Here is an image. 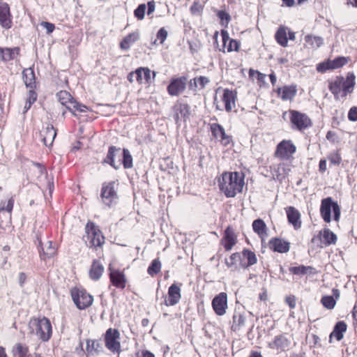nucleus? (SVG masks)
Masks as SVG:
<instances>
[{
	"instance_id": "nucleus-1",
	"label": "nucleus",
	"mask_w": 357,
	"mask_h": 357,
	"mask_svg": "<svg viewBox=\"0 0 357 357\" xmlns=\"http://www.w3.org/2000/svg\"><path fill=\"white\" fill-rule=\"evenodd\" d=\"M244 184L243 174L237 172H225L219 179L220 190L227 197H234L241 192Z\"/></svg>"
},
{
	"instance_id": "nucleus-2",
	"label": "nucleus",
	"mask_w": 357,
	"mask_h": 357,
	"mask_svg": "<svg viewBox=\"0 0 357 357\" xmlns=\"http://www.w3.org/2000/svg\"><path fill=\"white\" fill-rule=\"evenodd\" d=\"M84 239L86 246L94 250L102 249L105 243V237L94 222L88 220L84 227Z\"/></svg>"
},
{
	"instance_id": "nucleus-3",
	"label": "nucleus",
	"mask_w": 357,
	"mask_h": 357,
	"mask_svg": "<svg viewBox=\"0 0 357 357\" xmlns=\"http://www.w3.org/2000/svg\"><path fill=\"white\" fill-rule=\"evenodd\" d=\"M118 185V182L114 181L104 182L102 184L100 190L101 201L103 204L109 208L115 205L119 199L117 193Z\"/></svg>"
},
{
	"instance_id": "nucleus-4",
	"label": "nucleus",
	"mask_w": 357,
	"mask_h": 357,
	"mask_svg": "<svg viewBox=\"0 0 357 357\" xmlns=\"http://www.w3.org/2000/svg\"><path fill=\"white\" fill-rule=\"evenodd\" d=\"M332 211L334 220L338 221L340 218V207L337 202L333 201L331 197L323 199L320 206V213L324 222L328 223L331 221Z\"/></svg>"
},
{
	"instance_id": "nucleus-5",
	"label": "nucleus",
	"mask_w": 357,
	"mask_h": 357,
	"mask_svg": "<svg viewBox=\"0 0 357 357\" xmlns=\"http://www.w3.org/2000/svg\"><path fill=\"white\" fill-rule=\"evenodd\" d=\"M70 296L76 307L81 310L89 307L93 303V296L82 287L72 288Z\"/></svg>"
},
{
	"instance_id": "nucleus-6",
	"label": "nucleus",
	"mask_w": 357,
	"mask_h": 357,
	"mask_svg": "<svg viewBox=\"0 0 357 357\" xmlns=\"http://www.w3.org/2000/svg\"><path fill=\"white\" fill-rule=\"evenodd\" d=\"M105 347L112 354L121 352V334L118 329L109 328L102 335Z\"/></svg>"
},
{
	"instance_id": "nucleus-7",
	"label": "nucleus",
	"mask_w": 357,
	"mask_h": 357,
	"mask_svg": "<svg viewBox=\"0 0 357 357\" xmlns=\"http://www.w3.org/2000/svg\"><path fill=\"white\" fill-rule=\"evenodd\" d=\"M36 326V333L43 341H48L52 333L50 321L47 317L33 319L31 321Z\"/></svg>"
},
{
	"instance_id": "nucleus-8",
	"label": "nucleus",
	"mask_w": 357,
	"mask_h": 357,
	"mask_svg": "<svg viewBox=\"0 0 357 357\" xmlns=\"http://www.w3.org/2000/svg\"><path fill=\"white\" fill-rule=\"evenodd\" d=\"M108 271L111 284L116 289H124L128 282L125 271L112 267L111 266H109Z\"/></svg>"
},
{
	"instance_id": "nucleus-9",
	"label": "nucleus",
	"mask_w": 357,
	"mask_h": 357,
	"mask_svg": "<svg viewBox=\"0 0 357 357\" xmlns=\"http://www.w3.org/2000/svg\"><path fill=\"white\" fill-rule=\"evenodd\" d=\"M289 114L290 121L296 129L303 130L311 126V121L305 114L296 110H289Z\"/></svg>"
},
{
	"instance_id": "nucleus-10",
	"label": "nucleus",
	"mask_w": 357,
	"mask_h": 357,
	"mask_svg": "<svg viewBox=\"0 0 357 357\" xmlns=\"http://www.w3.org/2000/svg\"><path fill=\"white\" fill-rule=\"evenodd\" d=\"M296 151V146L290 140L280 142L276 149L275 155L282 159H289Z\"/></svg>"
},
{
	"instance_id": "nucleus-11",
	"label": "nucleus",
	"mask_w": 357,
	"mask_h": 357,
	"mask_svg": "<svg viewBox=\"0 0 357 357\" xmlns=\"http://www.w3.org/2000/svg\"><path fill=\"white\" fill-rule=\"evenodd\" d=\"M212 307L218 316H223L227 309V294L221 292L216 295L212 301Z\"/></svg>"
},
{
	"instance_id": "nucleus-12",
	"label": "nucleus",
	"mask_w": 357,
	"mask_h": 357,
	"mask_svg": "<svg viewBox=\"0 0 357 357\" xmlns=\"http://www.w3.org/2000/svg\"><path fill=\"white\" fill-rule=\"evenodd\" d=\"M0 26L7 30L13 26V15L9 5L6 2L0 3Z\"/></svg>"
},
{
	"instance_id": "nucleus-13",
	"label": "nucleus",
	"mask_w": 357,
	"mask_h": 357,
	"mask_svg": "<svg viewBox=\"0 0 357 357\" xmlns=\"http://www.w3.org/2000/svg\"><path fill=\"white\" fill-rule=\"evenodd\" d=\"M347 63V59L344 56H338L333 60L319 63L317 66V70L321 73H325L328 70H333L342 67Z\"/></svg>"
},
{
	"instance_id": "nucleus-14",
	"label": "nucleus",
	"mask_w": 357,
	"mask_h": 357,
	"mask_svg": "<svg viewBox=\"0 0 357 357\" xmlns=\"http://www.w3.org/2000/svg\"><path fill=\"white\" fill-rule=\"evenodd\" d=\"M86 357H94L104 351L103 344L100 340H86Z\"/></svg>"
},
{
	"instance_id": "nucleus-15",
	"label": "nucleus",
	"mask_w": 357,
	"mask_h": 357,
	"mask_svg": "<svg viewBox=\"0 0 357 357\" xmlns=\"http://www.w3.org/2000/svg\"><path fill=\"white\" fill-rule=\"evenodd\" d=\"M271 250L279 253H287L290 249V243L280 238H272L268 242Z\"/></svg>"
},
{
	"instance_id": "nucleus-16",
	"label": "nucleus",
	"mask_w": 357,
	"mask_h": 357,
	"mask_svg": "<svg viewBox=\"0 0 357 357\" xmlns=\"http://www.w3.org/2000/svg\"><path fill=\"white\" fill-rule=\"evenodd\" d=\"M135 73L136 81L139 84H149L151 81V74L153 75V78L155 76V72H151V70L146 67H139L135 70Z\"/></svg>"
},
{
	"instance_id": "nucleus-17",
	"label": "nucleus",
	"mask_w": 357,
	"mask_h": 357,
	"mask_svg": "<svg viewBox=\"0 0 357 357\" xmlns=\"http://www.w3.org/2000/svg\"><path fill=\"white\" fill-rule=\"evenodd\" d=\"M211 130L213 137L216 139L220 138L221 143L224 146H227L230 143L231 138L226 134L224 128L221 125L216 123H212L211 125Z\"/></svg>"
},
{
	"instance_id": "nucleus-18",
	"label": "nucleus",
	"mask_w": 357,
	"mask_h": 357,
	"mask_svg": "<svg viewBox=\"0 0 357 357\" xmlns=\"http://www.w3.org/2000/svg\"><path fill=\"white\" fill-rule=\"evenodd\" d=\"M287 220L289 224L292 225L295 229L301 227V213L295 207L288 206L285 208Z\"/></svg>"
},
{
	"instance_id": "nucleus-19",
	"label": "nucleus",
	"mask_w": 357,
	"mask_h": 357,
	"mask_svg": "<svg viewBox=\"0 0 357 357\" xmlns=\"http://www.w3.org/2000/svg\"><path fill=\"white\" fill-rule=\"evenodd\" d=\"M104 271V266L100 262V259H95L92 261L89 271V276L92 280L97 281L102 277Z\"/></svg>"
},
{
	"instance_id": "nucleus-20",
	"label": "nucleus",
	"mask_w": 357,
	"mask_h": 357,
	"mask_svg": "<svg viewBox=\"0 0 357 357\" xmlns=\"http://www.w3.org/2000/svg\"><path fill=\"white\" fill-rule=\"evenodd\" d=\"M56 132L52 125H48L45 129L40 131V137L43 144L46 146H51L56 137Z\"/></svg>"
},
{
	"instance_id": "nucleus-21",
	"label": "nucleus",
	"mask_w": 357,
	"mask_h": 357,
	"mask_svg": "<svg viewBox=\"0 0 357 357\" xmlns=\"http://www.w3.org/2000/svg\"><path fill=\"white\" fill-rule=\"evenodd\" d=\"M241 254L242 256L241 267L243 268H248L257 263V259L254 252L248 249H244Z\"/></svg>"
},
{
	"instance_id": "nucleus-22",
	"label": "nucleus",
	"mask_w": 357,
	"mask_h": 357,
	"mask_svg": "<svg viewBox=\"0 0 357 357\" xmlns=\"http://www.w3.org/2000/svg\"><path fill=\"white\" fill-rule=\"evenodd\" d=\"M178 301V286L176 284L171 285L168 289L167 295L165 298V304L167 306L174 305Z\"/></svg>"
},
{
	"instance_id": "nucleus-23",
	"label": "nucleus",
	"mask_w": 357,
	"mask_h": 357,
	"mask_svg": "<svg viewBox=\"0 0 357 357\" xmlns=\"http://www.w3.org/2000/svg\"><path fill=\"white\" fill-rule=\"evenodd\" d=\"M236 98V92L227 89L224 90L222 100L225 103V110L227 112H231L233 107L235 106Z\"/></svg>"
},
{
	"instance_id": "nucleus-24",
	"label": "nucleus",
	"mask_w": 357,
	"mask_h": 357,
	"mask_svg": "<svg viewBox=\"0 0 357 357\" xmlns=\"http://www.w3.org/2000/svg\"><path fill=\"white\" fill-rule=\"evenodd\" d=\"M22 79L27 88L36 89V75L33 68H25L22 71Z\"/></svg>"
},
{
	"instance_id": "nucleus-25",
	"label": "nucleus",
	"mask_w": 357,
	"mask_h": 357,
	"mask_svg": "<svg viewBox=\"0 0 357 357\" xmlns=\"http://www.w3.org/2000/svg\"><path fill=\"white\" fill-rule=\"evenodd\" d=\"M317 237L325 246L335 244L337 241V236L328 228L320 231L319 236Z\"/></svg>"
},
{
	"instance_id": "nucleus-26",
	"label": "nucleus",
	"mask_w": 357,
	"mask_h": 357,
	"mask_svg": "<svg viewBox=\"0 0 357 357\" xmlns=\"http://www.w3.org/2000/svg\"><path fill=\"white\" fill-rule=\"evenodd\" d=\"M355 75L353 73H349L347 75V79L343 78L342 93L340 95L341 97H346L347 93H350L353 91L355 85Z\"/></svg>"
},
{
	"instance_id": "nucleus-27",
	"label": "nucleus",
	"mask_w": 357,
	"mask_h": 357,
	"mask_svg": "<svg viewBox=\"0 0 357 357\" xmlns=\"http://www.w3.org/2000/svg\"><path fill=\"white\" fill-rule=\"evenodd\" d=\"M269 345L273 349L285 350L289 347L290 340L287 338L286 335H279L275 336L273 342L271 343Z\"/></svg>"
},
{
	"instance_id": "nucleus-28",
	"label": "nucleus",
	"mask_w": 357,
	"mask_h": 357,
	"mask_svg": "<svg viewBox=\"0 0 357 357\" xmlns=\"http://www.w3.org/2000/svg\"><path fill=\"white\" fill-rule=\"evenodd\" d=\"M347 326L343 321H337L333 328V331L330 334V342L333 337H335L337 341H340L344 337V333L346 332Z\"/></svg>"
},
{
	"instance_id": "nucleus-29",
	"label": "nucleus",
	"mask_w": 357,
	"mask_h": 357,
	"mask_svg": "<svg viewBox=\"0 0 357 357\" xmlns=\"http://www.w3.org/2000/svg\"><path fill=\"white\" fill-rule=\"evenodd\" d=\"M20 49L18 47L13 48L8 47H0V54L2 61H9L13 60L15 58V55H19Z\"/></svg>"
},
{
	"instance_id": "nucleus-30",
	"label": "nucleus",
	"mask_w": 357,
	"mask_h": 357,
	"mask_svg": "<svg viewBox=\"0 0 357 357\" xmlns=\"http://www.w3.org/2000/svg\"><path fill=\"white\" fill-rule=\"evenodd\" d=\"M278 95L281 93V98L283 100H291L296 95V86H284L282 88H278L277 90Z\"/></svg>"
},
{
	"instance_id": "nucleus-31",
	"label": "nucleus",
	"mask_w": 357,
	"mask_h": 357,
	"mask_svg": "<svg viewBox=\"0 0 357 357\" xmlns=\"http://www.w3.org/2000/svg\"><path fill=\"white\" fill-rule=\"evenodd\" d=\"M224 239L225 243L224 247L227 251L230 250L236 243V237L234 229L231 227H227L225 231Z\"/></svg>"
},
{
	"instance_id": "nucleus-32",
	"label": "nucleus",
	"mask_w": 357,
	"mask_h": 357,
	"mask_svg": "<svg viewBox=\"0 0 357 357\" xmlns=\"http://www.w3.org/2000/svg\"><path fill=\"white\" fill-rule=\"evenodd\" d=\"M139 38L138 32L130 33L127 35L120 43V48L121 50H128L130 46L137 41Z\"/></svg>"
},
{
	"instance_id": "nucleus-33",
	"label": "nucleus",
	"mask_w": 357,
	"mask_h": 357,
	"mask_svg": "<svg viewBox=\"0 0 357 357\" xmlns=\"http://www.w3.org/2000/svg\"><path fill=\"white\" fill-rule=\"evenodd\" d=\"M29 351V346L22 342L16 343L12 349L13 357H28Z\"/></svg>"
},
{
	"instance_id": "nucleus-34",
	"label": "nucleus",
	"mask_w": 357,
	"mask_h": 357,
	"mask_svg": "<svg viewBox=\"0 0 357 357\" xmlns=\"http://www.w3.org/2000/svg\"><path fill=\"white\" fill-rule=\"evenodd\" d=\"M343 83L342 77H337L336 79L329 84V90L334 95L336 100L339 99L340 95L342 94Z\"/></svg>"
},
{
	"instance_id": "nucleus-35",
	"label": "nucleus",
	"mask_w": 357,
	"mask_h": 357,
	"mask_svg": "<svg viewBox=\"0 0 357 357\" xmlns=\"http://www.w3.org/2000/svg\"><path fill=\"white\" fill-rule=\"evenodd\" d=\"M238 262H239L240 266L241 267L242 256L239 252L233 253L229 259H225L226 266L233 271L238 269Z\"/></svg>"
},
{
	"instance_id": "nucleus-36",
	"label": "nucleus",
	"mask_w": 357,
	"mask_h": 357,
	"mask_svg": "<svg viewBox=\"0 0 357 357\" xmlns=\"http://www.w3.org/2000/svg\"><path fill=\"white\" fill-rule=\"evenodd\" d=\"M39 253L40 259L47 261L56 255V248L52 245V241H49L48 245L45 248H42Z\"/></svg>"
},
{
	"instance_id": "nucleus-37",
	"label": "nucleus",
	"mask_w": 357,
	"mask_h": 357,
	"mask_svg": "<svg viewBox=\"0 0 357 357\" xmlns=\"http://www.w3.org/2000/svg\"><path fill=\"white\" fill-rule=\"evenodd\" d=\"M56 96L59 102L64 105L68 109L69 106H71L75 100L71 94L67 91H60L56 93Z\"/></svg>"
},
{
	"instance_id": "nucleus-38",
	"label": "nucleus",
	"mask_w": 357,
	"mask_h": 357,
	"mask_svg": "<svg viewBox=\"0 0 357 357\" xmlns=\"http://www.w3.org/2000/svg\"><path fill=\"white\" fill-rule=\"evenodd\" d=\"M162 264L159 258L153 259L147 268V273L151 277L155 276L161 271Z\"/></svg>"
},
{
	"instance_id": "nucleus-39",
	"label": "nucleus",
	"mask_w": 357,
	"mask_h": 357,
	"mask_svg": "<svg viewBox=\"0 0 357 357\" xmlns=\"http://www.w3.org/2000/svg\"><path fill=\"white\" fill-rule=\"evenodd\" d=\"M252 228L255 233L259 236H262L266 232V225L264 221L260 218H258L253 221Z\"/></svg>"
},
{
	"instance_id": "nucleus-40",
	"label": "nucleus",
	"mask_w": 357,
	"mask_h": 357,
	"mask_svg": "<svg viewBox=\"0 0 357 357\" xmlns=\"http://www.w3.org/2000/svg\"><path fill=\"white\" fill-rule=\"evenodd\" d=\"M15 203V196H11L7 202L0 201V213L7 212L10 214L12 213Z\"/></svg>"
},
{
	"instance_id": "nucleus-41",
	"label": "nucleus",
	"mask_w": 357,
	"mask_h": 357,
	"mask_svg": "<svg viewBox=\"0 0 357 357\" xmlns=\"http://www.w3.org/2000/svg\"><path fill=\"white\" fill-rule=\"evenodd\" d=\"M289 172L290 168L288 165L284 163L279 164L275 169L277 178L279 180L284 178L289 174Z\"/></svg>"
},
{
	"instance_id": "nucleus-42",
	"label": "nucleus",
	"mask_w": 357,
	"mask_h": 357,
	"mask_svg": "<svg viewBox=\"0 0 357 357\" xmlns=\"http://www.w3.org/2000/svg\"><path fill=\"white\" fill-rule=\"evenodd\" d=\"M275 40L282 47L287 45L288 39L287 37V33L284 28L280 27L276 31L275 35Z\"/></svg>"
},
{
	"instance_id": "nucleus-43",
	"label": "nucleus",
	"mask_w": 357,
	"mask_h": 357,
	"mask_svg": "<svg viewBox=\"0 0 357 357\" xmlns=\"http://www.w3.org/2000/svg\"><path fill=\"white\" fill-rule=\"evenodd\" d=\"M118 150H119V149H116V147H115L114 146H109L107 156H106L105 159L104 160L105 162L110 165L112 167H113L116 169H118V167L115 165L114 156H115V152Z\"/></svg>"
},
{
	"instance_id": "nucleus-44",
	"label": "nucleus",
	"mask_w": 357,
	"mask_h": 357,
	"mask_svg": "<svg viewBox=\"0 0 357 357\" xmlns=\"http://www.w3.org/2000/svg\"><path fill=\"white\" fill-rule=\"evenodd\" d=\"M312 270H314V268L312 266H305L303 265L289 268V271L294 275H305L307 273H311Z\"/></svg>"
},
{
	"instance_id": "nucleus-45",
	"label": "nucleus",
	"mask_w": 357,
	"mask_h": 357,
	"mask_svg": "<svg viewBox=\"0 0 357 357\" xmlns=\"http://www.w3.org/2000/svg\"><path fill=\"white\" fill-rule=\"evenodd\" d=\"M305 40L313 48L319 47L323 44L324 42L322 38L319 36H312L310 35H307L305 37Z\"/></svg>"
},
{
	"instance_id": "nucleus-46",
	"label": "nucleus",
	"mask_w": 357,
	"mask_h": 357,
	"mask_svg": "<svg viewBox=\"0 0 357 357\" xmlns=\"http://www.w3.org/2000/svg\"><path fill=\"white\" fill-rule=\"evenodd\" d=\"M68 110L73 114L76 115V112H86L89 110L87 106L77 102L75 100L73 102L71 106H69Z\"/></svg>"
},
{
	"instance_id": "nucleus-47",
	"label": "nucleus",
	"mask_w": 357,
	"mask_h": 357,
	"mask_svg": "<svg viewBox=\"0 0 357 357\" xmlns=\"http://www.w3.org/2000/svg\"><path fill=\"white\" fill-rule=\"evenodd\" d=\"M245 323V318L241 314H234L233 316V325L231 328L233 331L238 330L241 326H244Z\"/></svg>"
},
{
	"instance_id": "nucleus-48",
	"label": "nucleus",
	"mask_w": 357,
	"mask_h": 357,
	"mask_svg": "<svg viewBox=\"0 0 357 357\" xmlns=\"http://www.w3.org/2000/svg\"><path fill=\"white\" fill-rule=\"evenodd\" d=\"M123 165L125 169H130L132 167V157L130 153V151L124 149L123 150Z\"/></svg>"
},
{
	"instance_id": "nucleus-49",
	"label": "nucleus",
	"mask_w": 357,
	"mask_h": 357,
	"mask_svg": "<svg viewBox=\"0 0 357 357\" xmlns=\"http://www.w3.org/2000/svg\"><path fill=\"white\" fill-rule=\"evenodd\" d=\"M321 303L327 309H333L336 301L333 296H325L321 298Z\"/></svg>"
},
{
	"instance_id": "nucleus-50",
	"label": "nucleus",
	"mask_w": 357,
	"mask_h": 357,
	"mask_svg": "<svg viewBox=\"0 0 357 357\" xmlns=\"http://www.w3.org/2000/svg\"><path fill=\"white\" fill-rule=\"evenodd\" d=\"M169 93L172 96L178 94V79H174L167 87Z\"/></svg>"
},
{
	"instance_id": "nucleus-51",
	"label": "nucleus",
	"mask_w": 357,
	"mask_h": 357,
	"mask_svg": "<svg viewBox=\"0 0 357 357\" xmlns=\"http://www.w3.org/2000/svg\"><path fill=\"white\" fill-rule=\"evenodd\" d=\"M146 10V5L144 3L140 4L138 7L134 10L135 17L138 20H142L144 18Z\"/></svg>"
},
{
	"instance_id": "nucleus-52",
	"label": "nucleus",
	"mask_w": 357,
	"mask_h": 357,
	"mask_svg": "<svg viewBox=\"0 0 357 357\" xmlns=\"http://www.w3.org/2000/svg\"><path fill=\"white\" fill-rule=\"evenodd\" d=\"M328 159L331 164L334 165H339L342 160L341 156L337 151L331 153L328 155Z\"/></svg>"
},
{
	"instance_id": "nucleus-53",
	"label": "nucleus",
	"mask_w": 357,
	"mask_h": 357,
	"mask_svg": "<svg viewBox=\"0 0 357 357\" xmlns=\"http://www.w3.org/2000/svg\"><path fill=\"white\" fill-rule=\"evenodd\" d=\"M180 114L183 116L184 121H186L190 115V106L187 104H180Z\"/></svg>"
},
{
	"instance_id": "nucleus-54",
	"label": "nucleus",
	"mask_w": 357,
	"mask_h": 357,
	"mask_svg": "<svg viewBox=\"0 0 357 357\" xmlns=\"http://www.w3.org/2000/svg\"><path fill=\"white\" fill-rule=\"evenodd\" d=\"M239 46H240V44L237 40L231 39V40H229V43L227 46V52H230L231 51L238 52L239 50Z\"/></svg>"
},
{
	"instance_id": "nucleus-55",
	"label": "nucleus",
	"mask_w": 357,
	"mask_h": 357,
	"mask_svg": "<svg viewBox=\"0 0 357 357\" xmlns=\"http://www.w3.org/2000/svg\"><path fill=\"white\" fill-rule=\"evenodd\" d=\"M167 36V32L165 29V28H161L157 33V38L156 40H159L160 43H162Z\"/></svg>"
},
{
	"instance_id": "nucleus-56",
	"label": "nucleus",
	"mask_w": 357,
	"mask_h": 357,
	"mask_svg": "<svg viewBox=\"0 0 357 357\" xmlns=\"http://www.w3.org/2000/svg\"><path fill=\"white\" fill-rule=\"evenodd\" d=\"M203 10V6L198 2H195L190 7L191 13L194 15H199Z\"/></svg>"
},
{
	"instance_id": "nucleus-57",
	"label": "nucleus",
	"mask_w": 357,
	"mask_h": 357,
	"mask_svg": "<svg viewBox=\"0 0 357 357\" xmlns=\"http://www.w3.org/2000/svg\"><path fill=\"white\" fill-rule=\"evenodd\" d=\"M37 93L35 91V89H29L28 98L26 102L30 103H34L37 100Z\"/></svg>"
},
{
	"instance_id": "nucleus-58",
	"label": "nucleus",
	"mask_w": 357,
	"mask_h": 357,
	"mask_svg": "<svg viewBox=\"0 0 357 357\" xmlns=\"http://www.w3.org/2000/svg\"><path fill=\"white\" fill-rule=\"evenodd\" d=\"M136 357H155V354L152 353L151 351L146 350V349H142L139 351H137L135 354Z\"/></svg>"
},
{
	"instance_id": "nucleus-59",
	"label": "nucleus",
	"mask_w": 357,
	"mask_h": 357,
	"mask_svg": "<svg viewBox=\"0 0 357 357\" xmlns=\"http://www.w3.org/2000/svg\"><path fill=\"white\" fill-rule=\"evenodd\" d=\"M348 119L351 121H357V107H352L348 113Z\"/></svg>"
},
{
	"instance_id": "nucleus-60",
	"label": "nucleus",
	"mask_w": 357,
	"mask_h": 357,
	"mask_svg": "<svg viewBox=\"0 0 357 357\" xmlns=\"http://www.w3.org/2000/svg\"><path fill=\"white\" fill-rule=\"evenodd\" d=\"M255 73L257 75V80L259 82H264V79L266 78V75L265 74H263V73L259 72L258 70H252V69H250L249 70L250 76H253V75Z\"/></svg>"
},
{
	"instance_id": "nucleus-61",
	"label": "nucleus",
	"mask_w": 357,
	"mask_h": 357,
	"mask_svg": "<svg viewBox=\"0 0 357 357\" xmlns=\"http://www.w3.org/2000/svg\"><path fill=\"white\" fill-rule=\"evenodd\" d=\"M41 26L46 29L47 33H52L55 29L54 24L48 22H43Z\"/></svg>"
},
{
	"instance_id": "nucleus-62",
	"label": "nucleus",
	"mask_w": 357,
	"mask_h": 357,
	"mask_svg": "<svg viewBox=\"0 0 357 357\" xmlns=\"http://www.w3.org/2000/svg\"><path fill=\"white\" fill-rule=\"evenodd\" d=\"M27 280V275L24 272H20L18 275V282L20 287H24Z\"/></svg>"
},
{
	"instance_id": "nucleus-63",
	"label": "nucleus",
	"mask_w": 357,
	"mask_h": 357,
	"mask_svg": "<svg viewBox=\"0 0 357 357\" xmlns=\"http://www.w3.org/2000/svg\"><path fill=\"white\" fill-rule=\"evenodd\" d=\"M218 17L222 20H225L227 22H229L230 20V15L225 11L220 10L218 13Z\"/></svg>"
},
{
	"instance_id": "nucleus-64",
	"label": "nucleus",
	"mask_w": 357,
	"mask_h": 357,
	"mask_svg": "<svg viewBox=\"0 0 357 357\" xmlns=\"http://www.w3.org/2000/svg\"><path fill=\"white\" fill-rule=\"evenodd\" d=\"M197 79V83L200 86V89H203L205 87L206 84L209 82V79L204 76H200Z\"/></svg>"
}]
</instances>
